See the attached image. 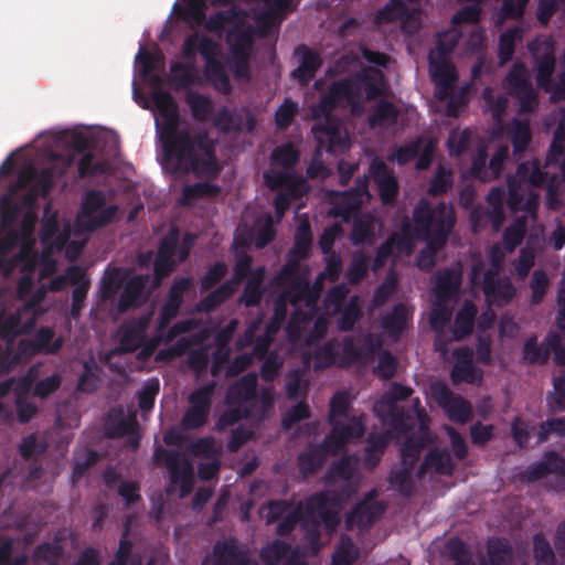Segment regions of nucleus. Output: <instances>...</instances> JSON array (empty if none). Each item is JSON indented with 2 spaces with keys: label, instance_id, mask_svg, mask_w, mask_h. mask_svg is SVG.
I'll return each mask as SVG.
<instances>
[{
  "label": "nucleus",
  "instance_id": "nucleus-28",
  "mask_svg": "<svg viewBox=\"0 0 565 565\" xmlns=\"http://www.w3.org/2000/svg\"><path fill=\"white\" fill-rule=\"evenodd\" d=\"M149 321L148 316H141L122 324L120 345L124 351L134 352L141 345Z\"/></svg>",
  "mask_w": 565,
  "mask_h": 565
},
{
  "label": "nucleus",
  "instance_id": "nucleus-46",
  "mask_svg": "<svg viewBox=\"0 0 565 565\" xmlns=\"http://www.w3.org/2000/svg\"><path fill=\"white\" fill-rule=\"evenodd\" d=\"M488 563L481 565H510L512 547L503 537L491 540L488 545Z\"/></svg>",
  "mask_w": 565,
  "mask_h": 565
},
{
  "label": "nucleus",
  "instance_id": "nucleus-25",
  "mask_svg": "<svg viewBox=\"0 0 565 565\" xmlns=\"http://www.w3.org/2000/svg\"><path fill=\"white\" fill-rule=\"evenodd\" d=\"M456 362L450 372L451 382L475 384L480 381L482 373L475 366L472 352L468 348H460L455 351Z\"/></svg>",
  "mask_w": 565,
  "mask_h": 565
},
{
  "label": "nucleus",
  "instance_id": "nucleus-49",
  "mask_svg": "<svg viewBox=\"0 0 565 565\" xmlns=\"http://www.w3.org/2000/svg\"><path fill=\"white\" fill-rule=\"evenodd\" d=\"M290 552L291 546L287 542L276 539L262 547L259 557L265 565H277L286 558Z\"/></svg>",
  "mask_w": 565,
  "mask_h": 565
},
{
  "label": "nucleus",
  "instance_id": "nucleus-22",
  "mask_svg": "<svg viewBox=\"0 0 565 565\" xmlns=\"http://www.w3.org/2000/svg\"><path fill=\"white\" fill-rule=\"evenodd\" d=\"M385 504L380 501L369 499L356 503L347 514L345 526L352 530L354 526L359 529L370 527L385 512Z\"/></svg>",
  "mask_w": 565,
  "mask_h": 565
},
{
  "label": "nucleus",
  "instance_id": "nucleus-24",
  "mask_svg": "<svg viewBox=\"0 0 565 565\" xmlns=\"http://www.w3.org/2000/svg\"><path fill=\"white\" fill-rule=\"evenodd\" d=\"M295 55L299 58V65L291 72V77L300 85H307L322 66V57L317 51L305 44H299L295 49Z\"/></svg>",
  "mask_w": 565,
  "mask_h": 565
},
{
  "label": "nucleus",
  "instance_id": "nucleus-26",
  "mask_svg": "<svg viewBox=\"0 0 565 565\" xmlns=\"http://www.w3.org/2000/svg\"><path fill=\"white\" fill-rule=\"evenodd\" d=\"M149 282V275H135L129 278L118 299L117 309L120 313L137 308L141 301Z\"/></svg>",
  "mask_w": 565,
  "mask_h": 565
},
{
  "label": "nucleus",
  "instance_id": "nucleus-52",
  "mask_svg": "<svg viewBox=\"0 0 565 565\" xmlns=\"http://www.w3.org/2000/svg\"><path fill=\"white\" fill-rule=\"evenodd\" d=\"M553 454L557 452L554 450L545 452L540 462H535L527 467L524 471L525 479L533 482L545 478L550 473H558V471L554 470V466H558V463L553 460Z\"/></svg>",
  "mask_w": 565,
  "mask_h": 565
},
{
  "label": "nucleus",
  "instance_id": "nucleus-36",
  "mask_svg": "<svg viewBox=\"0 0 565 565\" xmlns=\"http://www.w3.org/2000/svg\"><path fill=\"white\" fill-rule=\"evenodd\" d=\"M427 468L434 469L438 475L451 476L455 463L448 450L434 448L426 454L418 475L423 476Z\"/></svg>",
  "mask_w": 565,
  "mask_h": 565
},
{
  "label": "nucleus",
  "instance_id": "nucleus-21",
  "mask_svg": "<svg viewBox=\"0 0 565 565\" xmlns=\"http://www.w3.org/2000/svg\"><path fill=\"white\" fill-rule=\"evenodd\" d=\"M429 73L437 87V97L444 100L449 96L458 79L456 67L446 57H434L430 54Z\"/></svg>",
  "mask_w": 565,
  "mask_h": 565
},
{
  "label": "nucleus",
  "instance_id": "nucleus-1",
  "mask_svg": "<svg viewBox=\"0 0 565 565\" xmlns=\"http://www.w3.org/2000/svg\"><path fill=\"white\" fill-rule=\"evenodd\" d=\"M151 99L162 118L157 129L166 169L172 174H193L203 180L183 188L180 204L192 206L199 199L217 198L222 188L209 182L217 179L223 170L216 154L217 140L206 129L180 128L179 106L169 92L154 90Z\"/></svg>",
  "mask_w": 565,
  "mask_h": 565
},
{
  "label": "nucleus",
  "instance_id": "nucleus-12",
  "mask_svg": "<svg viewBox=\"0 0 565 565\" xmlns=\"http://www.w3.org/2000/svg\"><path fill=\"white\" fill-rule=\"evenodd\" d=\"M153 459L154 462L167 466L171 482L180 486L181 498H185L192 492L194 486L193 467L188 460H184L181 465L179 450L158 447L154 450Z\"/></svg>",
  "mask_w": 565,
  "mask_h": 565
},
{
  "label": "nucleus",
  "instance_id": "nucleus-29",
  "mask_svg": "<svg viewBox=\"0 0 565 565\" xmlns=\"http://www.w3.org/2000/svg\"><path fill=\"white\" fill-rule=\"evenodd\" d=\"M170 83L174 90L189 89L192 86L200 84L196 66L193 62L182 63L172 62L170 64Z\"/></svg>",
  "mask_w": 565,
  "mask_h": 565
},
{
  "label": "nucleus",
  "instance_id": "nucleus-9",
  "mask_svg": "<svg viewBox=\"0 0 565 565\" xmlns=\"http://www.w3.org/2000/svg\"><path fill=\"white\" fill-rule=\"evenodd\" d=\"M527 50L534 61L536 85L548 94L555 85L553 79L556 68L554 41L550 38L535 39L527 43Z\"/></svg>",
  "mask_w": 565,
  "mask_h": 565
},
{
  "label": "nucleus",
  "instance_id": "nucleus-10",
  "mask_svg": "<svg viewBox=\"0 0 565 565\" xmlns=\"http://www.w3.org/2000/svg\"><path fill=\"white\" fill-rule=\"evenodd\" d=\"M551 353L554 354L556 365H565V354L561 350V335L555 331H550L541 343L537 342L536 334L529 337L523 345L522 360L527 365H545Z\"/></svg>",
  "mask_w": 565,
  "mask_h": 565
},
{
  "label": "nucleus",
  "instance_id": "nucleus-39",
  "mask_svg": "<svg viewBox=\"0 0 565 565\" xmlns=\"http://www.w3.org/2000/svg\"><path fill=\"white\" fill-rule=\"evenodd\" d=\"M398 116L399 110L392 102L381 99L369 116V124L372 128L394 126Z\"/></svg>",
  "mask_w": 565,
  "mask_h": 565
},
{
  "label": "nucleus",
  "instance_id": "nucleus-33",
  "mask_svg": "<svg viewBox=\"0 0 565 565\" xmlns=\"http://www.w3.org/2000/svg\"><path fill=\"white\" fill-rule=\"evenodd\" d=\"M477 313L476 305L470 300H465L455 316L451 329L455 340L461 341L472 333Z\"/></svg>",
  "mask_w": 565,
  "mask_h": 565
},
{
  "label": "nucleus",
  "instance_id": "nucleus-63",
  "mask_svg": "<svg viewBox=\"0 0 565 565\" xmlns=\"http://www.w3.org/2000/svg\"><path fill=\"white\" fill-rule=\"evenodd\" d=\"M241 11L236 7H231L225 11H218L211 14L206 21L205 28L211 32H220L225 25L238 20Z\"/></svg>",
  "mask_w": 565,
  "mask_h": 565
},
{
  "label": "nucleus",
  "instance_id": "nucleus-37",
  "mask_svg": "<svg viewBox=\"0 0 565 565\" xmlns=\"http://www.w3.org/2000/svg\"><path fill=\"white\" fill-rule=\"evenodd\" d=\"M231 55H250L254 43V30L250 25L235 26L227 32Z\"/></svg>",
  "mask_w": 565,
  "mask_h": 565
},
{
  "label": "nucleus",
  "instance_id": "nucleus-31",
  "mask_svg": "<svg viewBox=\"0 0 565 565\" xmlns=\"http://www.w3.org/2000/svg\"><path fill=\"white\" fill-rule=\"evenodd\" d=\"M329 455L331 454L323 446V441L319 445L309 446L297 458L300 473L305 477L313 475L323 466Z\"/></svg>",
  "mask_w": 565,
  "mask_h": 565
},
{
  "label": "nucleus",
  "instance_id": "nucleus-19",
  "mask_svg": "<svg viewBox=\"0 0 565 565\" xmlns=\"http://www.w3.org/2000/svg\"><path fill=\"white\" fill-rule=\"evenodd\" d=\"M370 196L367 175L358 177L354 186L342 193L341 203L333 207L332 214L349 222L358 213L364 199Z\"/></svg>",
  "mask_w": 565,
  "mask_h": 565
},
{
  "label": "nucleus",
  "instance_id": "nucleus-30",
  "mask_svg": "<svg viewBox=\"0 0 565 565\" xmlns=\"http://www.w3.org/2000/svg\"><path fill=\"white\" fill-rule=\"evenodd\" d=\"M375 411L382 422L394 431L405 434L412 427V416L398 405H376Z\"/></svg>",
  "mask_w": 565,
  "mask_h": 565
},
{
  "label": "nucleus",
  "instance_id": "nucleus-56",
  "mask_svg": "<svg viewBox=\"0 0 565 565\" xmlns=\"http://www.w3.org/2000/svg\"><path fill=\"white\" fill-rule=\"evenodd\" d=\"M423 147V138L418 137L415 140L404 145L396 147L388 156V160L392 162H396L399 166L407 164L417 158L420 149Z\"/></svg>",
  "mask_w": 565,
  "mask_h": 565
},
{
  "label": "nucleus",
  "instance_id": "nucleus-41",
  "mask_svg": "<svg viewBox=\"0 0 565 565\" xmlns=\"http://www.w3.org/2000/svg\"><path fill=\"white\" fill-rule=\"evenodd\" d=\"M185 103L190 107L193 119L196 121H206L214 110L212 99L198 92L188 90Z\"/></svg>",
  "mask_w": 565,
  "mask_h": 565
},
{
  "label": "nucleus",
  "instance_id": "nucleus-2",
  "mask_svg": "<svg viewBox=\"0 0 565 565\" xmlns=\"http://www.w3.org/2000/svg\"><path fill=\"white\" fill-rule=\"evenodd\" d=\"M412 218L417 239L425 241L433 252L444 248L456 224L451 204L439 202L434 205L427 199L418 201Z\"/></svg>",
  "mask_w": 565,
  "mask_h": 565
},
{
  "label": "nucleus",
  "instance_id": "nucleus-32",
  "mask_svg": "<svg viewBox=\"0 0 565 565\" xmlns=\"http://www.w3.org/2000/svg\"><path fill=\"white\" fill-rule=\"evenodd\" d=\"M412 319V312L404 303H397L392 311L382 317V327L386 333L398 339L407 329Z\"/></svg>",
  "mask_w": 565,
  "mask_h": 565
},
{
  "label": "nucleus",
  "instance_id": "nucleus-60",
  "mask_svg": "<svg viewBox=\"0 0 565 565\" xmlns=\"http://www.w3.org/2000/svg\"><path fill=\"white\" fill-rule=\"evenodd\" d=\"M78 178H94L106 172V163L100 160H95L92 152H85L77 164Z\"/></svg>",
  "mask_w": 565,
  "mask_h": 565
},
{
  "label": "nucleus",
  "instance_id": "nucleus-8",
  "mask_svg": "<svg viewBox=\"0 0 565 565\" xmlns=\"http://www.w3.org/2000/svg\"><path fill=\"white\" fill-rule=\"evenodd\" d=\"M503 86L507 93L515 98L519 113L530 114L539 107V95L530 79L527 67L522 62H515L504 77Z\"/></svg>",
  "mask_w": 565,
  "mask_h": 565
},
{
  "label": "nucleus",
  "instance_id": "nucleus-5",
  "mask_svg": "<svg viewBox=\"0 0 565 565\" xmlns=\"http://www.w3.org/2000/svg\"><path fill=\"white\" fill-rule=\"evenodd\" d=\"M469 279L472 286L481 287L486 301L490 306H507L516 292L509 277H499L498 265L484 270L483 263L477 262L472 265Z\"/></svg>",
  "mask_w": 565,
  "mask_h": 565
},
{
  "label": "nucleus",
  "instance_id": "nucleus-62",
  "mask_svg": "<svg viewBox=\"0 0 565 565\" xmlns=\"http://www.w3.org/2000/svg\"><path fill=\"white\" fill-rule=\"evenodd\" d=\"M550 287V278L547 274L543 269H535L532 273L530 289L532 291L531 295V305L537 306L540 305Z\"/></svg>",
  "mask_w": 565,
  "mask_h": 565
},
{
  "label": "nucleus",
  "instance_id": "nucleus-57",
  "mask_svg": "<svg viewBox=\"0 0 565 565\" xmlns=\"http://www.w3.org/2000/svg\"><path fill=\"white\" fill-rule=\"evenodd\" d=\"M83 369L84 371L78 377L76 388L82 393H94L100 383V380L96 374V371H98V365L93 359H90L84 363Z\"/></svg>",
  "mask_w": 565,
  "mask_h": 565
},
{
  "label": "nucleus",
  "instance_id": "nucleus-50",
  "mask_svg": "<svg viewBox=\"0 0 565 565\" xmlns=\"http://www.w3.org/2000/svg\"><path fill=\"white\" fill-rule=\"evenodd\" d=\"M408 18V9L403 0H390L375 15L377 23L405 21Z\"/></svg>",
  "mask_w": 565,
  "mask_h": 565
},
{
  "label": "nucleus",
  "instance_id": "nucleus-47",
  "mask_svg": "<svg viewBox=\"0 0 565 565\" xmlns=\"http://www.w3.org/2000/svg\"><path fill=\"white\" fill-rule=\"evenodd\" d=\"M359 548L354 545L352 539L343 534L332 554V565H352L359 558Z\"/></svg>",
  "mask_w": 565,
  "mask_h": 565
},
{
  "label": "nucleus",
  "instance_id": "nucleus-3",
  "mask_svg": "<svg viewBox=\"0 0 565 565\" xmlns=\"http://www.w3.org/2000/svg\"><path fill=\"white\" fill-rule=\"evenodd\" d=\"M338 503V498L329 491H319L309 495L303 502H300L292 511L287 512L280 518L276 527V533L280 536L289 535L297 526H306L308 518L319 514L323 526L330 533L334 532L340 523L339 513L331 509V505Z\"/></svg>",
  "mask_w": 565,
  "mask_h": 565
},
{
  "label": "nucleus",
  "instance_id": "nucleus-48",
  "mask_svg": "<svg viewBox=\"0 0 565 565\" xmlns=\"http://www.w3.org/2000/svg\"><path fill=\"white\" fill-rule=\"evenodd\" d=\"M55 332L49 327H41L33 339L34 348L46 354H56L63 347V338L54 339Z\"/></svg>",
  "mask_w": 565,
  "mask_h": 565
},
{
  "label": "nucleus",
  "instance_id": "nucleus-16",
  "mask_svg": "<svg viewBox=\"0 0 565 565\" xmlns=\"http://www.w3.org/2000/svg\"><path fill=\"white\" fill-rule=\"evenodd\" d=\"M505 201V192L500 188H492L487 195L489 207H477L470 214L473 231L476 232L478 227L486 226L489 223L494 228H499L504 221Z\"/></svg>",
  "mask_w": 565,
  "mask_h": 565
},
{
  "label": "nucleus",
  "instance_id": "nucleus-53",
  "mask_svg": "<svg viewBox=\"0 0 565 565\" xmlns=\"http://www.w3.org/2000/svg\"><path fill=\"white\" fill-rule=\"evenodd\" d=\"M533 554L535 565H556L555 553L541 532L533 535Z\"/></svg>",
  "mask_w": 565,
  "mask_h": 565
},
{
  "label": "nucleus",
  "instance_id": "nucleus-42",
  "mask_svg": "<svg viewBox=\"0 0 565 565\" xmlns=\"http://www.w3.org/2000/svg\"><path fill=\"white\" fill-rule=\"evenodd\" d=\"M522 38L523 30L520 26L510 28L500 35L498 43V57L501 65H504L512 60L515 45L522 40Z\"/></svg>",
  "mask_w": 565,
  "mask_h": 565
},
{
  "label": "nucleus",
  "instance_id": "nucleus-20",
  "mask_svg": "<svg viewBox=\"0 0 565 565\" xmlns=\"http://www.w3.org/2000/svg\"><path fill=\"white\" fill-rule=\"evenodd\" d=\"M214 565H248L250 552L236 537L217 541L213 546Z\"/></svg>",
  "mask_w": 565,
  "mask_h": 565
},
{
  "label": "nucleus",
  "instance_id": "nucleus-43",
  "mask_svg": "<svg viewBox=\"0 0 565 565\" xmlns=\"http://www.w3.org/2000/svg\"><path fill=\"white\" fill-rule=\"evenodd\" d=\"M137 429V420L135 418L126 419L121 413L117 416H108L105 423V434L113 439L134 435Z\"/></svg>",
  "mask_w": 565,
  "mask_h": 565
},
{
  "label": "nucleus",
  "instance_id": "nucleus-54",
  "mask_svg": "<svg viewBox=\"0 0 565 565\" xmlns=\"http://www.w3.org/2000/svg\"><path fill=\"white\" fill-rule=\"evenodd\" d=\"M454 183L452 171L441 164L436 169L428 185V193L433 196L446 194L451 190Z\"/></svg>",
  "mask_w": 565,
  "mask_h": 565
},
{
  "label": "nucleus",
  "instance_id": "nucleus-11",
  "mask_svg": "<svg viewBox=\"0 0 565 565\" xmlns=\"http://www.w3.org/2000/svg\"><path fill=\"white\" fill-rule=\"evenodd\" d=\"M358 88L353 86L352 77L334 81L323 93L319 102L312 107L315 119L321 117H333V111L340 106L342 100L353 106L356 104Z\"/></svg>",
  "mask_w": 565,
  "mask_h": 565
},
{
  "label": "nucleus",
  "instance_id": "nucleus-27",
  "mask_svg": "<svg viewBox=\"0 0 565 565\" xmlns=\"http://www.w3.org/2000/svg\"><path fill=\"white\" fill-rule=\"evenodd\" d=\"M353 86L358 88L356 103L361 99L362 92L367 100H373L384 93L383 73L379 70H364L353 77Z\"/></svg>",
  "mask_w": 565,
  "mask_h": 565
},
{
  "label": "nucleus",
  "instance_id": "nucleus-23",
  "mask_svg": "<svg viewBox=\"0 0 565 565\" xmlns=\"http://www.w3.org/2000/svg\"><path fill=\"white\" fill-rule=\"evenodd\" d=\"M258 377L254 372L243 375L239 380L232 383L225 395V402L228 406H246L255 403L257 398Z\"/></svg>",
  "mask_w": 565,
  "mask_h": 565
},
{
  "label": "nucleus",
  "instance_id": "nucleus-38",
  "mask_svg": "<svg viewBox=\"0 0 565 565\" xmlns=\"http://www.w3.org/2000/svg\"><path fill=\"white\" fill-rule=\"evenodd\" d=\"M237 289L232 286V282L224 281L216 289L212 290L209 295L203 297L196 305V310L203 313H211L217 307L228 300Z\"/></svg>",
  "mask_w": 565,
  "mask_h": 565
},
{
  "label": "nucleus",
  "instance_id": "nucleus-18",
  "mask_svg": "<svg viewBox=\"0 0 565 565\" xmlns=\"http://www.w3.org/2000/svg\"><path fill=\"white\" fill-rule=\"evenodd\" d=\"M370 177L376 185L382 203L384 205H394L399 190L398 181L394 172L384 161L376 158L370 164L367 178Z\"/></svg>",
  "mask_w": 565,
  "mask_h": 565
},
{
  "label": "nucleus",
  "instance_id": "nucleus-59",
  "mask_svg": "<svg viewBox=\"0 0 565 565\" xmlns=\"http://www.w3.org/2000/svg\"><path fill=\"white\" fill-rule=\"evenodd\" d=\"M215 387L216 383L212 381L194 390L188 397L189 406L210 413Z\"/></svg>",
  "mask_w": 565,
  "mask_h": 565
},
{
  "label": "nucleus",
  "instance_id": "nucleus-7",
  "mask_svg": "<svg viewBox=\"0 0 565 565\" xmlns=\"http://www.w3.org/2000/svg\"><path fill=\"white\" fill-rule=\"evenodd\" d=\"M547 173L541 168L539 160L522 162L515 174L508 179L507 204L512 212H520L530 185L537 188L546 182Z\"/></svg>",
  "mask_w": 565,
  "mask_h": 565
},
{
  "label": "nucleus",
  "instance_id": "nucleus-61",
  "mask_svg": "<svg viewBox=\"0 0 565 565\" xmlns=\"http://www.w3.org/2000/svg\"><path fill=\"white\" fill-rule=\"evenodd\" d=\"M362 318V311L356 297H352L338 319V327L341 331H351L355 323Z\"/></svg>",
  "mask_w": 565,
  "mask_h": 565
},
{
  "label": "nucleus",
  "instance_id": "nucleus-4",
  "mask_svg": "<svg viewBox=\"0 0 565 565\" xmlns=\"http://www.w3.org/2000/svg\"><path fill=\"white\" fill-rule=\"evenodd\" d=\"M196 52L205 61L204 76L215 90L227 95L232 92V84L224 65L218 60L221 49L220 44L212 38L193 33L185 38L182 45V56L185 60L194 61Z\"/></svg>",
  "mask_w": 565,
  "mask_h": 565
},
{
  "label": "nucleus",
  "instance_id": "nucleus-55",
  "mask_svg": "<svg viewBox=\"0 0 565 565\" xmlns=\"http://www.w3.org/2000/svg\"><path fill=\"white\" fill-rule=\"evenodd\" d=\"M46 449V440L39 439L36 434L25 436L19 446V452L24 460H38Z\"/></svg>",
  "mask_w": 565,
  "mask_h": 565
},
{
  "label": "nucleus",
  "instance_id": "nucleus-17",
  "mask_svg": "<svg viewBox=\"0 0 565 565\" xmlns=\"http://www.w3.org/2000/svg\"><path fill=\"white\" fill-rule=\"evenodd\" d=\"M323 121L315 124L312 131L316 134L319 146L327 143L329 153H343L350 149L351 142L347 132H342L339 121L334 117H321Z\"/></svg>",
  "mask_w": 565,
  "mask_h": 565
},
{
  "label": "nucleus",
  "instance_id": "nucleus-15",
  "mask_svg": "<svg viewBox=\"0 0 565 565\" xmlns=\"http://www.w3.org/2000/svg\"><path fill=\"white\" fill-rule=\"evenodd\" d=\"M381 348V341L375 339L372 334H367L361 339L345 337L342 341V364L370 363L379 354Z\"/></svg>",
  "mask_w": 565,
  "mask_h": 565
},
{
  "label": "nucleus",
  "instance_id": "nucleus-58",
  "mask_svg": "<svg viewBox=\"0 0 565 565\" xmlns=\"http://www.w3.org/2000/svg\"><path fill=\"white\" fill-rule=\"evenodd\" d=\"M369 265V255L362 250L355 252L347 270L348 280L353 285L359 284L367 275Z\"/></svg>",
  "mask_w": 565,
  "mask_h": 565
},
{
  "label": "nucleus",
  "instance_id": "nucleus-45",
  "mask_svg": "<svg viewBox=\"0 0 565 565\" xmlns=\"http://www.w3.org/2000/svg\"><path fill=\"white\" fill-rule=\"evenodd\" d=\"M415 239H417V234H415L414 226L408 217H405L401 232L391 234L386 242L390 243L392 249L397 248L399 252H411Z\"/></svg>",
  "mask_w": 565,
  "mask_h": 565
},
{
  "label": "nucleus",
  "instance_id": "nucleus-40",
  "mask_svg": "<svg viewBox=\"0 0 565 565\" xmlns=\"http://www.w3.org/2000/svg\"><path fill=\"white\" fill-rule=\"evenodd\" d=\"M509 136L514 154L521 156L524 153L532 138L529 121L513 118L509 126Z\"/></svg>",
  "mask_w": 565,
  "mask_h": 565
},
{
  "label": "nucleus",
  "instance_id": "nucleus-6",
  "mask_svg": "<svg viewBox=\"0 0 565 565\" xmlns=\"http://www.w3.org/2000/svg\"><path fill=\"white\" fill-rule=\"evenodd\" d=\"M106 201L102 190L92 189L85 193L77 215V224L82 230L94 232L116 221L119 207L116 204L106 206Z\"/></svg>",
  "mask_w": 565,
  "mask_h": 565
},
{
  "label": "nucleus",
  "instance_id": "nucleus-64",
  "mask_svg": "<svg viewBox=\"0 0 565 565\" xmlns=\"http://www.w3.org/2000/svg\"><path fill=\"white\" fill-rule=\"evenodd\" d=\"M337 344L333 340L324 342L315 350V367L327 369L333 365L338 358Z\"/></svg>",
  "mask_w": 565,
  "mask_h": 565
},
{
  "label": "nucleus",
  "instance_id": "nucleus-13",
  "mask_svg": "<svg viewBox=\"0 0 565 565\" xmlns=\"http://www.w3.org/2000/svg\"><path fill=\"white\" fill-rule=\"evenodd\" d=\"M430 393L434 401L447 414L448 418L457 424H466L472 415V406L461 395L455 394L447 384L436 382L430 385Z\"/></svg>",
  "mask_w": 565,
  "mask_h": 565
},
{
  "label": "nucleus",
  "instance_id": "nucleus-34",
  "mask_svg": "<svg viewBox=\"0 0 565 565\" xmlns=\"http://www.w3.org/2000/svg\"><path fill=\"white\" fill-rule=\"evenodd\" d=\"M461 276L454 269L447 268L437 275L435 294L439 302H448L460 289Z\"/></svg>",
  "mask_w": 565,
  "mask_h": 565
},
{
  "label": "nucleus",
  "instance_id": "nucleus-35",
  "mask_svg": "<svg viewBox=\"0 0 565 565\" xmlns=\"http://www.w3.org/2000/svg\"><path fill=\"white\" fill-rule=\"evenodd\" d=\"M375 238V218L370 213L356 214L353 217L350 239L353 245L372 244Z\"/></svg>",
  "mask_w": 565,
  "mask_h": 565
},
{
  "label": "nucleus",
  "instance_id": "nucleus-51",
  "mask_svg": "<svg viewBox=\"0 0 565 565\" xmlns=\"http://www.w3.org/2000/svg\"><path fill=\"white\" fill-rule=\"evenodd\" d=\"M300 159L299 150L291 142L276 147L271 152V161L285 170L294 168Z\"/></svg>",
  "mask_w": 565,
  "mask_h": 565
},
{
  "label": "nucleus",
  "instance_id": "nucleus-44",
  "mask_svg": "<svg viewBox=\"0 0 565 565\" xmlns=\"http://www.w3.org/2000/svg\"><path fill=\"white\" fill-rule=\"evenodd\" d=\"M311 245L312 231L310 223L308 220H302L296 228L294 246L289 253L300 259H307L309 257Z\"/></svg>",
  "mask_w": 565,
  "mask_h": 565
},
{
  "label": "nucleus",
  "instance_id": "nucleus-14",
  "mask_svg": "<svg viewBox=\"0 0 565 565\" xmlns=\"http://www.w3.org/2000/svg\"><path fill=\"white\" fill-rule=\"evenodd\" d=\"M329 425L331 430L323 438V446L327 447L331 456L338 455L350 441L360 439L365 434L363 416L351 417L349 424L333 420Z\"/></svg>",
  "mask_w": 565,
  "mask_h": 565
}]
</instances>
